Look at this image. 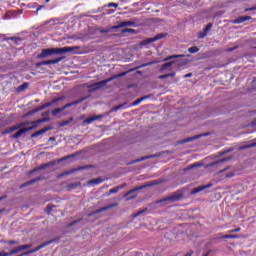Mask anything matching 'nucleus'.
Here are the masks:
<instances>
[{"instance_id":"a18cd8bd","label":"nucleus","mask_w":256,"mask_h":256,"mask_svg":"<svg viewBox=\"0 0 256 256\" xmlns=\"http://www.w3.org/2000/svg\"><path fill=\"white\" fill-rule=\"evenodd\" d=\"M225 177L228 179H231V177H235V173L234 172H228L225 174Z\"/></svg>"},{"instance_id":"338daca9","label":"nucleus","mask_w":256,"mask_h":256,"mask_svg":"<svg viewBox=\"0 0 256 256\" xmlns=\"http://www.w3.org/2000/svg\"><path fill=\"white\" fill-rule=\"evenodd\" d=\"M202 256H209V252H207L206 254H203Z\"/></svg>"},{"instance_id":"13d9d810","label":"nucleus","mask_w":256,"mask_h":256,"mask_svg":"<svg viewBox=\"0 0 256 256\" xmlns=\"http://www.w3.org/2000/svg\"><path fill=\"white\" fill-rule=\"evenodd\" d=\"M0 256H9V252L2 251L0 252Z\"/></svg>"},{"instance_id":"393cba45","label":"nucleus","mask_w":256,"mask_h":256,"mask_svg":"<svg viewBox=\"0 0 256 256\" xmlns=\"http://www.w3.org/2000/svg\"><path fill=\"white\" fill-rule=\"evenodd\" d=\"M102 181H103V179H101V178H95V179L88 181V184L89 185H101Z\"/></svg>"},{"instance_id":"f3484780","label":"nucleus","mask_w":256,"mask_h":256,"mask_svg":"<svg viewBox=\"0 0 256 256\" xmlns=\"http://www.w3.org/2000/svg\"><path fill=\"white\" fill-rule=\"evenodd\" d=\"M38 181H43V177H37L30 181H27L20 185V189H24V187H28V185H33L34 183H38Z\"/></svg>"},{"instance_id":"4468645a","label":"nucleus","mask_w":256,"mask_h":256,"mask_svg":"<svg viewBox=\"0 0 256 256\" xmlns=\"http://www.w3.org/2000/svg\"><path fill=\"white\" fill-rule=\"evenodd\" d=\"M113 207H117V204H109L107 206L99 208V209L95 210L94 212L90 213V216L98 215V213H103V211H108V209H113Z\"/></svg>"},{"instance_id":"5fc2aeb1","label":"nucleus","mask_w":256,"mask_h":256,"mask_svg":"<svg viewBox=\"0 0 256 256\" xmlns=\"http://www.w3.org/2000/svg\"><path fill=\"white\" fill-rule=\"evenodd\" d=\"M126 186H127V184L124 183V184H122V185L117 186L116 188H117L118 191H119V190H121V189H124V187H126Z\"/></svg>"},{"instance_id":"f704fd0d","label":"nucleus","mask_w":256,"mask_h":256,"mask_svg":"<svg viewBox=\"0 0 256 256\" xmlns=\"http://www.w3.org/2000/svg\"><path fill=\"white\" fill-rule=\"evenodd\" d=\"M125 105H127V103H123V104L117 105V106L112 108V111L113 112L119 111V109H123V107H125Z\"/></svg>"},{"instance_id":"69168bd1","label":"nucleus","mask_w":256,"mask_h":256,"mask_svg":"<svg viewBox=\"0 0 256 256\" xmlns=\"http://www.w3.org/2000/svg\"><path fill=\"white\" fill-rule=\"evenodd\" d=\"M50 141H55V137H50Z\"/></svg>"},{"instance_id":"a19ab883","label":"nucleus","mask_w":256,"mask_h":256,"mask_svg":"<svg viewBox=\"0 0 256 256\" xmlns=\"http://www.w3.org/2000/svg\"><path fill=\"white\" fill-rule=\"evenodd\" d=\"M71 173H75V169L68 170L60 175V177H65V175H71Z\"/></svg>"},{"instance_id":"473e14b6","label":"nucleus","mask_w":256,"mask_h":256,"mask_svg":"<svg viewBox=\"0 0 256 256\" xmlns=\"http://www.w3.org/2000/svg\"><path fill=\"white\" fill-rule=\"evenodd\" d=\"M188 53H192V54L199 53V47L192 46V47L188 48Z\"/></svg>"},{"instance_id":"9d476101","label":"nucleus","mask_w":256,"mask_h":256,"mask_svg":"<svg viewBox=\"0 0 256 256\" xmlns=\"http://www.w3.org/2000/svg\"><path fill=\"white\" fill-rule=\"evenodd\" d=\"M212 27H213V24L208 23L206 27L201 32L198 33V39H205V37H207V33L211 31Z\"/></svg>"},{"instance_id":"9b49d317","label":"nucleus","mask_w":256,"mask_h":256,"mask_svg":"<svg viewBox=\"0 0 256 256\" xmlns=\"http://www.w3.org/2000/svg\"><path fill=\"white\" fill-rule=\"evenodd\" d=\"M213 187V183H208L206 185L198 186L191 191V195H196V193H201V191H205V189H209Z\"/></svg>"},{"instance_id":"f03ea898","label":"nucleus","mask_w":256,"mask_h":256,"mask_svg":"<svg viewBox=\"0 0 256 256\" xmlns=\"http://www.w3.org/2000/svg\"><path fill=\"white\" fill-rule=\"evenodd\" d=\"M125 75H127V73L122 72L116 75L111 76L108 79L102 80L100 82H96L92 85L89 86V89H91L92 91H97L99 89H103V87L107 86V83H111V81H115V79H119L121 77H125Z\"/></svg>"},{"instance_id":"864d4df0","label":"nucleus","mask_w":256,"mask_h":256,"mask_svg":"<svg viewBox=\"0 0 256 256\" xmlns=\"http://www.w3.org/2000/svg\"><path fill=\"white\" fill-rule=\"evenodd\" d=\"M253 147H256V142L248 144V149H253Z\"/></svg>"},{"instance_id":"6e6d98bb","label":"nucleus","mask_w":256,"mask_h":256,"mask_svg":"<svg viewBox=\"0 0 256 256\" xmlns=\"http://www.w3.org/2000/svg\"><path fill=\"white\" fill-rule=\"evenodd\" d=\"M189 77H193V73H187L184 75V79H189Z\"/></svg>"},{"instance_id":"6ab92c4d","label":"nucleus","mask_w":256,"mask_h":256,"mask_svg":"<svg viewBox=\"0 0 256 256\" xmlns=\"http://www.w3.org/2000/svg\"><path fill=\"white\" fill-rule=\"evenodd\" d=\"M103 115H97V116H91L88 117L84 120V123H86L87 125H91V123H93V121H98V119H102Z\"/></svg>"},{"instance_id":"bb28decb","label":"nucleus","mask_w":256,"mask_h":256,"mask_svg":"<svg viewBox=\"0 0 256 256\" xmlns=\"http://www.w3.org/2000/svg\"><path fill=\"white\" fill-rule=\"evenodd\" d=\"M77 187H81V182L71 183L67 185V189L69 190L77 189Z\"/></svg>"},{"instance_id":"1a4fd4ad","label":"nucleus","mask_w":256,"mask_h":256,"mask_svg":"<svg viewBox=\"0 0 256 256\" xmlns=\"http://www.w3.org/2000/svg\"><path fill=\"white\" fill-rule=\"evenodd\" d=\"M63 59H65V57H59L52 60H45L42 62H38L36 64V67H42V65H57V63H60V61H63Z\"/></svg>"},{"instance_id":"2eb2a0df","label":"nucleus","mask_w":256,"mask_h":256,"mask_svg":"<svg viewBox=\"0 0 256 256\" xmlns=\"http://www.w3.org/2000/svg\"><path fill=\"white\" fill-rule=\"evenodd\" d=\"M199 137H205V134L196 135L194 137H188L186 139H182V140L178 141V145H183L185 143H191V141H195V139H199Z\"/></svg>"},{"instance_id":"2f4dec72","label":"nucleus","mask_w":256,"mask_h":256,"mask_svg":"<svg viewBox=\"0 0 256 256\" xmlns=\"http://www.w3.org/2000/svg\"><path fill=\"white\" fill-rule=\"evenodd\" d=\"M225 161H229V158H222L221 160L217 162H213L210 164V167H215V165H219V163H225Z\"/></svg>"},{"instance_id":"c85d7f7f","label":"nucleus","mask_w":256,"mask_h":256,"mask_svg":"<svg viewBox=\"0 0 256 256\" xmlns=\"http://www.w3.org/2000/svg\"><path fill=\"white\" fill-rule=\"evenodd\" d=\"M222 239H239V235L237 234H226L222 236Z\"/></svg>"},{"instance_id":"c9c22d12","label":"nucleus","mask_w":256,"mask_h":256,"mask_svg":"<svg viewBox=\"0 0 256 256\" xmlns=\"http://www.w3.org/2000/svg\"><path fill=\"white\" fill-rule=\"evenodd\" d=\"M27 125H32L31 121H26V122H22L20 124H16L17 127H19V129H21V127H25Z\"/></svg>"},{"instance_id":"3c124183","label":"nucleus","mask_w":256,"mask_h":256,"mask_svg":"<svg viewBox=\"0 0 256 256\" xmlns=\"http://www.w3.org/2000/svg\"><path fill=\"white\" fill-rule=\"evenodd\" d=\"M81 220H75L73 222H71L70 224H68V227H73V225H77V223H79Z\"/></svg>"},{"instance_id":"39448f33","label":"nucleus","mask_w":256,"mask_h":256,"mask_svg":"<svg viewBox=\"0 0 256 256\" xmlns=\"http://www.w3.org/2000/svg\"><path fill=\"white\" fill-rule=\"evenodd\" d=\"M55 241H57L56 238L52 239V240H48L40 245H38L37 247H35L34 249L28 250L25 252V255H33V253H37V251H41V249H45V247L51 245L52 243H55Z\"/></svg>"},{"instance_id":"8fccbe9b","label":"nucleus","mask_w":256,"mask_h":256,"mask_svg":"<svg viewBox=\"0 0 256 256\" xmlns=\"http://www.w3.org/2000/svg\"><path fill=\"white\" fill-rule=\"evenodd\" d=\"M47 121H49V118L38 119V123H47Z\"/></svg>"},{"instance_id":"bf43d9fd","label":"nucleus","mask_w":256,"mask_h":256,"mask_svg":"<svg viewBox=\"0 0 256 256\" xmlns=\"http://www.w3.org/2000/svg\"><path fill=\"white\" fill-rule=\"evenodd\" d=\"M137 198V194H134V195H132V196H129L128 198H127V200L129 201V200H131V199H136Z\"/></svg>"},{"instance_id":"e2e57ef3","label":"nucleus","mask_w":256,"mask_h":256,"mask_svg":"<svg viewBox=\"0 0 256 256\" xmlns=\"http://www.w3.org/2000/svg\"><path fill=\"white\" fill-rule=\"evenodd\" d=\"M43 7H44L43 5L39 6L36 11H37V12H38V11H41V9H43Z\"/></svg>"},{"instance_id":"423d86ee","label":"nucleus","mask_w":256,"mask_h":256,"mask_svg":"<svg viewBox=\"0 0 256 256\" xmlns=\"http://www.w3.org/2000/svg\"><path fill=\"white\" fill-rule=\"evenodd\" d=\"M182 198H183V194L179 192H175L173 195L167 196L166 198L157 201V203H165L167 201H169L170 203H175L177 201H181Z\"/></svg>"},{"instance_id":"0e129e2a","label":"nucleus","mask_w":256,"mask_h":256,"mask_svg":"<svg viewBox=\"0 0 256 256\" xmlns=\"http://www.w3.org/2000/svg\"><path fill=\"white\" fill-rule=\"evenodd\" d=\"M5 211H6L5 208L0 209V214H1V213H5Z\"/></svg>"},{"instance_id":"4be33fe9","label":"nucleus","mask_w":256,"mask_h":256,"mask_svg":"<svg viewBox=\"0 0 256 256\" xmlns=\"http://www.w3.org/2000/svg\"><path fill=\"white\" fill-rule=\"evenodd\" d=\"M4 41H13L15 45H21V41H23V39L19 37H7L4 39Z\"/></svg>"},{"instance_id":"774afa93","label":"nucleus","mask_w":256,"mask_h":256,"mask_svg":"<svg viewBox=\"0 0 256 256\" xmlns=\"http://www.w3.org/2000/svg\"><path fill=\"white\" fill-rule=\"evenodd\" d=\"M253 83H256V77L253 78Z\"/></svg>"},{"instance_id":"aec40b11","label":"nucleus","mask_w":256,"mask_h":256,"mask_svg":"<svg viewBox=\"0 0 256 256\" xmlns=\"http://www.w3.org/2000/svg\"><path fill=\"white\" fill-rule=\"evenodd\" d=\"M145 187H151V184L149 185H142L140 187H136V188H133L132 190L128 191L124 197H129V195H131L132 193H135L137 191H141V189H145Z\"/></svg>"},{"instance_id":"5701e85b","label":"nucleus","mask_w":256,"mask_h":256,"mask_svg":"<svg viewBox=\"0 0 256 256\" xmlns=\"http://www.w3.org/2000/svg\"><path fill=\"white\" fill-rule=\"evenodd\" d=\"M47 167H51V163H46V164H43V165H41L39 167H36L33 170H31V173H35L37 171H41L43 169H47Z\"/></svg>"},{"instance_id":"f257e3e1","label":"nucleus","mask_w":256,"mask_h":256,"mask_svg":"<svg viewBox=\"0 0 256 256\" xmlns=\"http://www.w3.org/2000/svg\"><path fill=\"white\" fill-rule=\"evenodd\" d=\"M78 49L77 47H62V48H46L42 49L41 53L38 54V59H45L47 57H51L52 55H63L65 53H69L71 51H75Z\"/></svg>"},{"instance_id":"603ef678","label":"nucleus","mask_w":256,"mask_h":256,"mask_svg":"<svg viewBox=\"0 0 256 256\" xmlns=\"http://www.w3.org/2000/svg\"><path fill=\"white\" fill-rule=\"evenodd\" d=\"M244 11H245V13H247V11H256V6L250 7V8H246Z\"/></svg>"},{"instance_id":"4d7b16f0","label":"nucleus","mask_w":256,"mask_h":256,"mask_svg":"<svg viewBox=\"0 0 256 256\" xmlns=\"http://www.w3.org/2000/svg\"><path fill=\"white\" fill-rule=\"evenodd\" d=\"M73 157H75V155H69V156H67V157H64L63 159H62V161H65V160H67V159H71V158H73Z\"/></svg>"},{"instance_id":"e433bc0d","label":"nucleus","mask_w":256,"mask_h":256,"mask_svg":"<svg viewBox=\"0 0 256 256\" xmlns=\"http://www.w3.org/2000/svg\"><path fill=\"white\" fill-rule=\"evenodd\" d=\"M195 167H201V164H199V163H194V164L188 166V167L185 169V171H190V169H195Z\"/></svg>"},{"instance_id":"4c0bfd02","label":"nucleus","mask_w":256,"mask_h":256,"mask_svg":"<svg viewBox=\"0 0 256 256\" xmlns=\"http://www.w3.org/2000/svg\"><path fill=\"white\" fill-rule=\"evenodd\" d=\"M53 207H55L54 205L48 204L45 211L48 215L51 214V211H53Z\"/></svg>"},{"instance_id":"72a5a7b5","label":"nucleus","mask_w":256,"mask_h":256,"mask_svg":"<svg viewBox=\"0 0 256 256\" xmlns=\"http://www.w3.org/2000/svg\"><path fill=\"white\" fill-rule=\"evenodd\" d=\"M147 211V208L140 210L138 212H136L135 214L132 215L133 219H137V217H139V215H143V213H145Z\"/></svg>"},{"instance_id":"b1692460","label":"nucleus","mask_w":256,"mask_h":256,"mask_svg":"<svg viewBox=\"0 0 256 256\" xmlns=\"http://www.w3.org/2000/svg\"><path fill=\"white\" fill-rule=\"evenodd\" d=\"M145 99H149V96H143L138 98L132 103V107H137V105H139L142 101H145Z\"/></svg>"},{"instance_id":"de8ad7c7","label":"nucleus","mask_w":256,"mask_h":256,"mask_svg":"<svg viewBox=\"0 0 256 256\" xmlns=\"http://www.w3.org/2000/svg\"><path fill=\"white\" fill-rule=\"evenodd\" d=\"M107 7H115L117 9V7H119V4L111 2L107 4Z\"/></svg>"},{"instance_id":"052dcab7","label":"nucleus","mask_w":256,"mask_h":256,"mask_svg":"<svg viewBox=\"0 0 256 256\" xmlns=\"http://www.w3.org/2000/svg\"><path fill=\"white\" fill-rule=\"evenodd\" d=\"M227 170H229V167H226V168L220 170L219 173H225V171H227Z\"/></svg>"},{"instance_id":"09e8293b","label":"nucleus","mask_w":256,"mask_h":256,"mask_svg":"<svg viewBox=\"0 0 256 256\" xmlns=\"http://www.w3.org/2000/svg\"><path fill=\"white\" fill-rule=\"evenodd\" d=\"M70 123H71V120L63 121V122L60 124V127H65L66 125H69Z\"/></svg>"},{"instance_id":"ea45409f","label":"nucleus","mask_w":256,"mask_h":256,"mask_svg":"<svg viewBox=\"0 0 256 256\" xmlns=\"http://www.w3.org/2000/svg\"><path fill=\"white\" fill-rule=\"evenodd\" d=\"M173 63H175V62H174V61H171V62L164 63V64L162 65V69L165 70V69L171 67V65H173Z\"/></svg>"},{"instance_id":"a878e982","label":"nucleus","mask_w":256,"mask_h":256,"mask_svg":"<svg viewBox=\"0 0 256 256\" xmlns=\"http://www.w3.org/2000/svg\"><path fill=\"white\" fill-rule=\"evenodd\" d=\"M182 57H185L183 54H178V55H171L166 57L163 61H171V59H180Z\"/></svg>"},{"instance_id":"37998d69","label":"nucleus","mask_w":256,"mask_h":256,"mask_svg":"<svg viewBox=\"0 0 256 256\" xmlns=\"http://www.w3.org/2000/svg\"><path fill=\"white\" fill-rule=\"evenodd\" d=\"M113 193H119V188L115 187L110 189L108 195H113Z\"/></svg>"},{"instance_id":"20e7f679","label":"nucleus","mask_w":256,"mask_h":256,"mask_svg":"<svg viewBox=\"0 0 256 256\" xmlns=\"http://www.w3.org/2000/svg\"><path fill=\"white\" fill-rule=\"evenodd\" d=\"M83 101H85V98H82V99H78V100H75L73 102H70V103H67L65 104L63 107L61 108H56L52 111V115H57L58 113H62V111H65V109H69V107H73L75 105H79V103H83Z\"/></svg>"},{"instance_id":"49530a36","label":"nucleus","mask_w":256,"mask_h":256,"mask_svg":"<svg viewBox=\"0 0 256 256\" xmlns=\"http://www.w3.org/2000/svg\"><path fill=\"white\" fill-rule=\"evenodd\" d=\"M241 231V228L238 227V228H235V229H232V230H229L228 233H239Z\"/></svg>"},{"instance_id":"ddd939ff","label":"nucleus","mask_w":256,"mask_h":256,"mask_svg":"<svg viewBox=\"0 0 256 256\" xmlns=\"http://www.w3.org/2000/svg\"><path fill=\"white\" fill-rule=\"evenodd\" d=\"M123 27H135V22H133V21H123V22H120L118 25L113 26V29H121Z\"/></svg>"},{"instance_id":"6e6552de","label":"nucleus","mask_w":256,"mask_h":256,"mask_svg":"<svg viewBox=\"0 0 256 256\" xmlns=\"http://www.w3.org/2000/svg\"><path fill=\"white\" fill-rule=\"evenodd\" d=\"M31 244H25V245H21L18 246L12 250H10V252H8V255H17V253H21V251H27V249H31Z\"/></svg>"},{"instance_id":"412c9836","label":"nucleus","mask_w":256,"mask_h":256,"mask_svg":"<svg viewBox=\"0 0 256 256\" xmlns=\"http://www.w3.org/2000/svg\"><path fill=\"white\" fill-rule=\"evenodd\" d=\"M19 129V126L14 125L12 127H8L5 130L1 132L2 135H10V133H13V131H17Z\"/></svg>"},{"instance_id":"cd10ccee","label":"nucleus","mask_w":256,"mask_h":256,"mask_svg":"<svg viewBox=\"0 0 256 256\" xmlns=\"http://www.w3.org/2000/svg\"><path fill=\"white\" fill-rule=\"evenodd\" d=\"M27 87H29V83H23L22 85L18 86L17 87L18 93L25 91V89H27Z\"/></svg>"},{"instance_id":"58836bf2","label":"nucleus","mask_w":256,"mask_h":256,"mask_svg":"<svg viewBox=\"0 0 256 256\" xmlns=\"http://www.w3.org/2000/svg\"><path fill=\"white\" fill-rule=\"evenodd\" d=\"M5 243L6 245H19V241L17 240H7Z\"/></svg>"},{"instance_id":"0eeeda50","label":"nucleus","mask_w":256,"mask_h":256,"mask_svg":"<svg viewBox=\"0 0 256 256\" xmlns=\"http://www.w3.org/2000/svg\"><path fill=\"white\" fill-rule=\"evenodd\" d=\"M63 99H65V96L54 98L52 101L45 103V104L41 105L40 107L36 108L35 112L37 113L39 111H43V109H47V107H51V106L55 105V103H58V101H63Z\"/></svg>"},{"instance_id":"c03bdc74","label":"nucleus","mask_w":256,"mask_h":256,"mask_svg":"<svg viewBox=\"0 0 256 256\" xmlns=\"http://www.w3.org/2000/svg\"><path fill=\"white\" fill-rule=\"evenodd\" d=\"M154 63H156V62H148V63L142 64L139 66V69H141L143 67H149L150 65H154Z\"/></svg>"},{"instance_id":"f8f14e48","label":"nucleus","mask_w":256,"mask_h":256,"mask_svg":"<svg viewBox=\"0 0 256 256\" xmlns=\"http://www.w3.org/2000/svg\"><path fill=\"white\" fill-rule=\"evenodd\" d=\"M251 16H239L238 18L232 20L234 25H241V23H245V21H251Z\"/></svg>"},{"instance_id":"7ed1b4c3","label":"nucleus","mask_w":256,"mask_h":256,"mask_svg":"<svg viewBox=\"0 0 256 256\" xmlns=\"http://www.w3.org/2000/svg\"><path fill=\"white\" fill-rule=\"evenodd\" d=\"M31 123H32V126L22 128L18 130L15 134H13L12 139H19V137H21L24 133H27V131H33V129H37V127H39V125L41 124L39 120L32 121Z\"/></svg>"},{"instance_id":"79ce46f5","label":"nucleus","mask_w":256,"mask_h":256,"mask_svg":"<svg viewBox=\"0 0 256 256\" xmlns=\"http://www.w3.org/2000/svg\"><path fill=\"white\" fill-rule=\"evenodd\" d=\"M122 33H135V29L125 28L122 30Z\"/></svg>"},{"instance_id":"a211bd4d","label":"nucleus","mask_w":256,"mask_h":256,"mask_svg":"<svg viewBox=\"0 0 256 256\" xmlns=\"http://www.w3.org/2000/svg\"><path fill=\"white\" fill-rule=\"evenodd\" d=\"M47 131H51V127H44L36 132H34L31 137L32 139H35V137H39V135H43L44 133H47Z\"/></svg>"},{"instance_id":"dca6fc26","label":"nucleus","mask_w":256,"mask_h":256,"mask_svg":"<svg viewBox=\"0 0 256 256\" xmlns=\"http://www.w3.org/2000/svg\"><path fill=\"white\" fill-rule=\"evenodd\" d=\"M165 37V34H158L155 37L147 38L144 40V45H149V43H155V41H159V39H163Z\"/></svg>"},{"instance_id":"c756f323","label":"nucleus","mask_w":256,"mask_h":256,"mask_svg":"<svg viewBox=\"0 0 256 256\" xmlns=\"http://www.w3.org/2000/svg\"><path fill=\"white\" fill-rule=\"evenodd\" d=\"M168 77H175V72L158 76V79H168Z\"/></svg>"},{"instance_id":"680f3d73","label":"nucleus","mask_w":256,"mask_h":256,"mask_svg":"<svg viewBox=\"0 0 256 256\" xmlns=\"http://www.w3.org/2000/svg\"><path fill=\"white\" fill-rule=\"evenodd\" d=\"M241 149L242 150L249 149V145L247 144V145L241 146Z\"/></svg>"},{"instance_id":"7c9ffc66","label":"nucleus","mask_w":256,"mask_h":256,"mask_svg":"<svg viewBox=\"0 0 256 256\" xmlns=\"http://www.w3.org/2000/svg\"><path fill=\"white\" fill-rule=\"evenodd\" d=\"M154 156H145L134 160L132 163H140V161H146V159H153Z\"/></svg>"}]
</instances>
